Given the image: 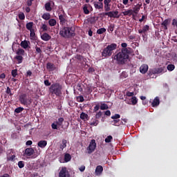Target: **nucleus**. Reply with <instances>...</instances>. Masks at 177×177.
Here are the masks:
<instances>
[{"mask_svg":"<svg viewBox=\"0 0 177 177\" xmlns=\"http://www.w3.org/2000/svg\"><path fill=\"white\" fill-rule=\"evenodd\" d=\"M15 158H16V156L12 155L11 156H8L7 160L8 161H15Z\"/></svg>","mask_w":177,"mask_h":177,"instance_id":"nucleus-50","label":"nucleus"},{"mask_svg":"<svg viewBox=\"0 0 177 177\" xmlns=\"http://www.w3.org/2000/svg\"><path fill=\"white\" fill-rule=\"evenodd\" d=\"M163 73H167V69L164 67L160 68H155L152 69H149L148 75L149 78H156V74H162Z\"/></svg>","mask_w":177,"mask_h":177,"instance_id":"nucleus-4","label":"nucleus"},{"mask_svg":"<svg viewBox=\"0 0 177 177\" xmlns=\"http://www.w3.org/2000/svg\"><path fill=\"white\" fill-rule=\"evenodd\" d=\"M34 26V22H29L26 24V28L27 30H28L29 31H32V30H34L32 28Z\"/></svg>","mask_w":177,"mask_h":177,"instance_id":"nucleus-25","label":"nucleus"},{"mask_svg":"<svg viewBox=\"0 0 177 177\" xmlns=\"http://www.w3.org/2000/svg\"><path fill=\"white\" fill-rule=\"evenodd\" d=\"M64 161L65 162H68V161H71V155H70V153H66L64 155Z\"/></svg>","mask_w":177,"mask_h":177,"instance_id":"nucleus-28","label":"nucleus"},{"mask_svg":"<svg viewBox=\"0 0 177 177\" xmlns=\"http://www.w3.org/2000/svg\"><path fill=\"white\" fill-rule=\"evenodd\" d=\"M59 35L63 37V38H71V37L75 36V32L74 29L70 27H64L59 32Z\"/></svg>","mask_w":177,"mask_h":177,"instance_id":"nucleus-1","label":"nucleus"},{"mask_svg":"<svg viewBox=\"0 0 177 177\" xmlns=\"http://www.w3.org/2000/svg\"><path fill=\"white\" fill-rule=\"evenodd\" d=\"M148 70H149V66H147V64H142L140 67V72L141 73V74H146Z\"/></svg>","mask_w":177,"mask_h":177,"instance_id":"nucleus-13","label":"nucleus"},{"mask_svg":"<svg viewBox=\"0 0 177 177\" xmlns=\"http://www.w3.org/2000/svg\"><path fill=\"white\" fill-rule=\"evenodd\" d=\"M17 55H24V50L23 48H19L17 52Z\"/></svg>","mask_w":177,"mask_h":177,"instance_id":"nucleus-51","label":"nucleus"},{"mask_svg":"<svg viewBox=\"0 0 177 177\" xmlns=\"http://www.w3.org/2000/svg\"><path fill=\"white\" fill-rule=\"evenodd\" d=\"M7 95H10V96H12L13 94L12 93V91L10 90V88L7 87V89L6 91Z\"/></svg>","mask_w":177,"mask_h":177,"instance_id":"nucleus-55","label":"nucleus"},{"mask_svg":"<svg viewBox=\"0 0 177 177\" xmlns=\"http://www.w3.org/2000/svg\"><path fill=\"white\" fill-rule=\"evenodd\" d=\"M168 24H169V19H165V21H162V26L165 30H168Z\"/></svg>","mask_w":177,"mask_h":177,"instance_id":"nucleus-24","label":"nucleus"},{"mask_svg":"<svg viewBox=\"0 0 177 177\" xmlns=\"http://www.w3.org/2000/svg\"><path fill=\"white\" fill-rule=\"evenodd\" d=\"M34 153H35V151H34V149L27 148L25 149L24 154L26 156H27L28 157H31V156H32V154H34Z\"/></svg>","mask_w":177,"mask_h":177,"instance_id":"nucleus-12","label":"nucleus"},{"mask_svg":"<svg viewBox=\"0 0 177 177\" xmlns=\"http://www.w3.org/2000/svg\"><path fill=\"white\" fill-rule=\"evenodd\" d=\"M88 8H92V6L91 5H86L85 4L83 7V12L84 13V15H89V9H88Z\"/></svg>","mask_w":177,"mask_h":177,"instance_id":"nucleus-21","label":"nucleus"},{"mask_svg":"<svg viewBox=\"0 0 177 177\" xmlns=\"http://www.w3.org/2000/svg\"><path fill=\"white\" fill-rule=\"evenodd\" d=\"M105 16H109V17H113V19H118L120 15H118V11H109L105 12Z\"/></svg>","mask_w":177,"mask_h":177,"instance_id":"nucleus-9","label":"nucleus"},{"mask_svg":"<svg viewBox=\"0 0 177 177\" xmlns=\"http://www.w3.org/2000/svg\"><path fill=\"white\" fill-rule=\"evenodd\" d=\"M48 24L49 26H50V27H54V26H56V19H49Z\"/></svg>","mask_w":177,"mask_h":177,"instance_id":"nucleus-31","label":"nucleus"},{"mask_svg":"<svg viewBox=\"0 0 177 177\" xmlns=\"http://www.w3.org/2000/svg\"><path fill=\"white\" fill-rule=\"evenodd\" d=\"M111 2V0H104L105 12H110V10H111V8H110Z\"/></svg>","mask_w":177,"mask_h":177,"instance_id":"nucleus-10","label":"nucleus"},{"mask_svg":"<svg viewBox=\"0 0 177 177\" xmlns=\"http://www.w3.org/2000/svg\"><path fill=\"white\" fill-rule=\"evenodd\" d=\"M44 85H46V86H50V82H49V80H44Z\"/></svg>","mask_w":177,"mask_h":177,"instance_id":"nucleus-60","label":"nucleus"},{"mask_svg":"<svg viewBox=\"0 0 177 177\" xmlns=\"http://www.w3.org/2000/svg\"><path fill=\"white\" fill-rule=\"evenodd\" d=\"M15 59H17L18 64L23 63V57L21 55H18L15 57Z\"/></svg>","mask_w":177,"mask_h":177,"instance_id":"nucleus-36","label":"nucleus"},{"mask_svg":"<svg viewBox=\"0 0 177 177\" xmlns=\"http://www.w3.org/2000/svg\"><path fill=\"white\" fill-rule=\"evenodd\" d=\"M171 26H173V27H174V28H176V29H177V18L174 19L172 20Z\"/></svg>","mask_w":177,"mask_h":177,"instance_id":"nucleus-39","label":"nucleus"},{"mask_svg":"<svg viewBox=\"0 0 177 177\" xmlns=\"http://www.w3.org/2000/svg\"><path fill=\"white\" fill-rule=\"evenodd\" d=\"M122 52H123L124 53L129 56V54L132 53V48H122Z\"/></svg>","mask_w":177,"mask_h":177,"instance_id":"nucleus-23","label":"nucleus"},{"mask_svg":"<svg viewBox=\"0 0 177 177\" xmlns=\"http://www.w3.org/2000/svg\"><path fill=\"white\" fill-rule=\"evenodd\" d=\"M121 115L120 114H115L114 115L111 116L112 120H118L120 118Z\"/></svg>","mask_w":177,"mask_h":177,"instance_id":"nucleus-52","label":"nucleus"},{"mask_svg":"<svg viewBox=\"0 0 177 177\" xmlns=\"http://www.w3.org/2000/svg\"><path fill=\"white\" fill-rule=\"evenodd\" d=\"M19 18L20 20H24L26 19V15H24V13H21L19 15Z\"/></svg>","mask_w":177,"mask_h":177,"instance_id":"nucleus-54","label":"nucleus"},{"mask_svg":"<svg viewBox=\"0 0 177 177\" xmlns=\"http://www.w3.org/2000/svg\"><path fill=\"white\" fill-rule=\"evenodd\" d=\"M168 71H174L175 70V65L174 64H169L167 66Z\"/></svg>","mask_w":177,"mask_h":177,"instance_id":"nucleus-34","label":"nucleus"},{"mask_svg":"<svg viewBox=\"0 0 177 177\" xmlns=\"http://www.w3.org/2000/svg\"><path fill=\"white\" fill-rule=\"evenodd\" d=\"M49 91L52 95L60 96L62 95V86L59 84H53L50 86Z\"/></svg>","mask_w":177,"mask_h":177,"instance_id":"nucleus-5","label":"nucleus"},{"mask_svg":"<svg viewBox=\"0 0 177 177\" xmlns=\"http://www.w3.org/2000/svg\"><path fill=\"white\" fill-rule=\"evenodd\" d=\"M75 89H77V91H79V92H82L83 89H82V85H81V84H78L76 86H75Z\"/></svg>","mask_w":177,"mask_h":177,"instance_id":"nucleus-44","label":"nucleus"},{"mask_svg":"<svg viewBox=\"0 0 177 177\" xmlns=\"http://www.w3.org/2000/svg\"><path fill=\"white\" fill-rule=\"evenodd\" d=\"M30 39H34V38H35V32H34V29L32 30H30Z\"/></svg>","mask_w":177,"mask_h":177,"instance_id":"nucleus-42","label":"nucleus"},{"mask_svg":"<svg viewBox=\"0 0 177 177\" xmlns=\"http://www.w3.org/2000/svg\"><path fill=\"white\" fill-rule=\"evenodd\" d=\"M65 147H67V140H62V145L60 146V149L63 150V149H65Z\"/></svg>","mask_w":177,"mask_h":177,"instance_id":"nucleus-35","label":"nucleus"},{"mask_svg":"<svg viewBox=\"0 0 177 177\" xmlns=\"http://www.w3.org/2000/svg\"><path fill=\"white\" fill-rule=\"evenodd\" d=\"M23 110H24V108L19 107V108L15 109V113H17V114H19V113H21V111H23Z\"/></svg>","mask_w":177,"mask_h":177,"instance_id":"nucleus-48","label":"nucleus"},{"mask_svg":"<svg viewBox=\"0 0 177 177\" xmlns=\"http://www.w3.org/2000/svg\"><path fill=\"white\" fill-rule=\"evenodd\" d=\"M46 68L48 70V71H55V70H56V66L50 62H48L46 64Z\"/></svg>","mask_w":177,"mask_h":177,"instance_id":"nucleus-18","label":"nucleus"},{"mask_svg":"<svg viewBox=\"0 0 177 177\" xmlns=\"http://www.w3.org/2000/svg\"><path fill=\"white\" fill-rule=\"evenodd\" d=\"M109 109V106L106 104H102L100 106V109L101 110H107Z\"/></svg>","mask_w":177,"mask_h":177,"instance_id":"nucleus-47","label":"nucleus"},{"mask_svg":"<svg viewBox=\"0 0 177 177\" xmlns=\"http://www.w3.org/2000/svg\"><path fill=\"white\" fill-rule=\"evenodd\" d=\"M149 30H150V26L149 25H145L142 27V29L138 30V32L139 34H146Z\"/></svg>","mask_w":177,"mask_h":177,"instance_id":"nucleus-15","label":"nucleus"},{"mask_svg":"<svg viewBox=\"0 0 177 177\" xmlns=\"http://www.w3.org/2000/svg\"><path fill=\"white\" fill-rule=\"evenodd\" d=\"M102 111H99V112L96 114L95 118H101V117H102Z\"/></svg>","mask_w":177,"mask_h":177,"instance_id":"nucleus-62","label":"nucleus"},{"mask_svg":"<svg viewBox=\"0 0 177 177\" xmlns=\"http://www.w3.org/2000/svg\"><path fill=\"white\" fill-rule=\"evenodd\" d=\"M45 9L47 12H50L52 10V7H50V3L48 2L45 5Z\"/></svg>","mask_w":177,"mask_h":177,"instance_id":"nucleus-32","label":"nucleus"},{"mask_svg":"<svg viewBox=\"0 0 177 177\" xmlns=\"http://www.w3.org/2000/svg\"><path fill=\"white\" fill-rule=\"evenodd\" d=\"M19 102L21 104H24V106L28 107V106L32 103V100L31 98H27V95L22 94L19 96Z\"/></svg>","mask_w":177,"mask_h":177,"instance_id":"nucleus-6","label":"nucleus"},{"mask_svg":"<svg viewBox=\"0 0 177 177\" xmlns=\"http://www.w3.org/2000/svg\"><path fill=\"white\" fill-rule=\"evenodd\" d=\"M142 7V3H138L137 5L134 6L133 9L131 10L133 14L138 15L139 13V10H140V8Z\"/></svg>","mask_w":177,"mask_h":177,"instance_id":"nucleus-11","label":"nucleus"},{"mask_svg":"<svg viewBox=\"0 0 177 177\" xmlns=\"http://www.w3.org/2000/svg\"><path fill=\"white\" fill-rule=\"evenodd\" d=\"M126 95L127 96H129V97H131V96H133L134 93L133 92H127Z\"/></svg>","mask_w":177,"mask_h":177,"instance_id":"nucleus-64","label":"nucleus"},{"mask_svg":"<svg viewBox=\"0 0 177 177\" xmlns=\"http://www.w3.org/2000/svg\"><path fill=\"white\" fill-rule=\"evenodd\" d=\"M50 38H52V37L50 35H49V34H48L46 32H44L42 35H41V39L43 41H49L50 39Z\"/></svg>","mask_w":177,"mask_h":177,"instance_id":"nucleus-16","label":"nucleus"},{"mask_svg":"<svg viewBox=\"0 0 177 177\" xmlns=\"http://www.w3.org/2000/svg\"><path fill=\"white\" fill-rule=\"evenodd\" d=\"M46 145H48V142L46 140H41L37 143V146L41 147V149H44V147H46Z\"/></svg>","mask_w":177,"mask_h":177,"instance_id":"nucleus-19","label":"nucleus"},{"mask_svg":"<svg viewBox=\"0 0 177 177\" xmlns=\"http://www.w3.org/2000/svg\"><path fill=\"white\" fill-rule=\"evenodd\" d=\"M102 172H103V167L101 165L97 166L95 171L96 176H100V175H102Z\"/></svg>","mask_w":177,"mask_h":177,"instance_id":"nucleus-14","label":"nucleus"},{"mask_svg":"<svg viewBox=\"0 0 177 177\" xmlns=\"http://www.w3.org/2000/svg\"><path fill=\"white\" fill-rule=\"evenodd\" d=\"M57 123L56 124V123H53L52 124H51V127H52V129H57Z\"/></svg>","mask_w":177,"mask_h":177,"instance_id":"nucleus-61","label":"nucleus"},{"mask_svg":"<svg viewBox=\"0 0 177 177\" xmlns=\"http://www.w3.org/2000/svg\"><path fill=\"white\" fill-rule=\"evenodd\" d=\"M11 74L13 78H16V77L17 76V69L12 70Z\"/></svg>","mask_w":177,"mask_h":177,"instance_id":"nucleus-49","label":"nucleus"},{"mask_svg":"<svg viewBox=\"0 0 177 177\" xmlns=\"http://www.w3.org/2000/svg\"><path fill=\"white\" fill-rule=\"evenodd\" d=\"M113 59L114 60H117L118 64H125V62H128V59H129V55L121 51L116 54L114 56Z\"/></svg>","mask_w":177,"mask_h":177,"instance_id":"nucleus-3","label":"nucleus"},{"mask_svg":"<svg viewBox=\"0 0 177 177\" xmlns=\"http://www.w3.org/2000/svg\"><path fill=\"white\" fill-rule=\"evenodd\" d=\"M111 140H113V136H107V138H105L106 143H110V142H111Z\"/></svg>","mask_w":177,"mask_h":177,"instance_id":"nucleus-45","label":"nucleus"},{"mask_svg":"<svg viewBox=\"0 0 177 177\" xmlns=\"http://www.w3.org/2000/svg\"><path fill=\"white\" fill-rule=\"evenodd\" d=\"M80 118L81 120H86V118H88V114L85 113H82L80 114Z\"/></svg>","mask_w":177,"mask_h":177,"instance_id":"nucleus-38","label":"nucleus"},{"mask_svg":"<svg viewBox=\"0 0 177 177\" xmlns=\"http://www.w3.org/2000/svg\"><path fill=\"white\" fill-rule=\"evenodd\" d=\"M30 44V41H22L21 42V48H23L24 49H27V48H28V45Z\"/></svg>","mask_w":177,"mask_h":177,"instance_id":"nucleus-22","label":"nucleus"},{"mask_svg":"<svg viewBox=\"0 0 177 177\" xmlns=\"http://www.w3.org/2000/svg\"><path fill=\"white\" fill-rule=\"evenodd\" d=\"M63 121H64V119L63 118H59L58 121H57V124H58L59 127H61V125L63 124Z\"/></svg>","mask_w":177,"mask_h":177,"instance_id":"nucleus-41","label":"nucleus"},{"mask_svg":"<svg viewBox=\"0 0 177 177\" xmlns=\"http://www.w3.org/2000/svg\"><path fill=\"white\" fill-rule=\"evenodd\" d=\"M160 104V98L158 97H155L151 103L152 107H157Z\"/></svg>","mask_w":177,"mask_h":177,"instance_id":"nucleus-20","label":"nucleus"},{"mask_svg":"<svg viewBox=\"0 0 177 177\" xmlns=\"http://www.w3.org/2000/svg\"><path fill=\"white\" fill-rule=\"evenodd\" d=\"M42 19H44V20H50V14L49 12H46V13L43 14Z\"/></svg>","mask_w":177,"mask_h":177,"instance_id":"nucleus-30","label":"nucleus"},{"mask_svg":"<svg viewBox=\"0 0 177 177\" xmlns=\"http://www.w3.org/2000/svg\"><path fill=\"white\" fill-rule=\"evenodd\" d=\"M113 125H115L116 127H120L121 125V122H120V120L114 119L113 121H112Z\"/></svg>","mask_w":177,"mask_h":177,"instance_id":"nucleus-33","label":"nucleus"},{"mask_svg":"<svg viewBox=\"0 0 177 177\" xmlns=\"http://www.w3.org/2000/svg\"><path fill=\"white\" fill-rule=\"evenodd\" d=\"M99 109H100V105L98 104V105H96L95 107H94V109H93V111L96 112L99 110Z\"/></svg>","mask_w":177,"mask_h":177,"instance_id":"nucleus-63","label":"nucleus"},{"mask_svg":"<svg viewBox=\"0 0 177 177\" xmlns=\"http://www.w3.org/2000/svg\"><path fill=\"white\" fill-rule=\"evenodd\" d=\"M106 32V28H101L97 30V34L101 35Z\"/></svg>","mask_w":177,"mask_h":177,"instance_id":"nucleus-37","label":"nucleus"},{"mask_svg":"<svg viewBox=\"0 0 177 177\" xmlns=\"http://www.w3.org/2000/svg\"><path fill=\"white\" fill-rule=\"evenodd\" d=\"M32 2H34V0H28L26 1L27 6H31V5H32Z\"/></svg>","mask_w":177,"mask_h":177,"instance_id":"nucleus-59","label":"nucleus"},{"mask_svg":"<svg viewBox=\"0 0 177 177\" xmlns=\"http://www.w3.org/2000/svg\"><path fill=\"white\" fill-rule=\"evenodd\" d=\"M59 19L61 24H64V23H66V18H64V15H62V14L59 15Z\"/></svg>","mask_w":177,"mask_h":177,"instance_id":"nucleus-29","label":"nucleus"},{"mask_svg":"<svg viewBox=\"0 0 177 177\" xmlns=\"http://www.w3.org/2000/svg\"><path fill=\"white\" fill-rule=\"evenodd\" d=\"M76 99H77V102H79V103H82V102H84V96H82V95L77 96L76 97Z\"/></svg>","mask_w":177,"mask_h":177,"instance_id":"nucleus-43","label":"nucleus"},{"mask_svg":"<svg viewBox=\"0 0 177 177\" xmlns=\"http://www.w3.org/2000/svg\"><path fill=\"white\" fill-rule=\"evenodd\" d=\"M19 168H24V162L23 161L18 162Z\"/></svg>","mask_w":177,"mask_h":177,"instance_id":"nucleus-53","label":"nucleus"},{"mask_svg":"<svg viewBox=\"0 0 177 177\" xmlns=\"http://www.w3.org/2000/svg\"><path fill=\"white\" fill-rule=\"evenodd\" d=\"M94 8L98 10L103 9V2L94 1L93 2Z\"/></svg>","mask_w":177,"mask_h":177,"instance_id":"nucleus-17","label":"nucleus"},{"mask_svg":"<svg viewBox=\"0 0 177 177\" xmlns=\"http://www.w3.org/2000/svg\"><path fill=\"white\" fill-rule=\"evenodd\" d=\"M35 49H36V52L37 53H42V50L41 49V48L38 47V46H35Z\"/></svg>","mask_w":177,"mask_h":177,"instance_id":"nucleus-57","label":"nucleus"},{"mask_svg":"<svg viewBox=\"0 0 177 177\" xmlns=\"http://www.w3.org/2000/svg\"><path fill=\"white\" fill-rule=\"evenodd\" d=\"M41 29L43 31H48V26L45 24H42Z\"/></svg>","mask_w":177,"mask_h":177,"instance_id":"nucleus-56","label":"nucleus"},{"mask_svg":"<svg viewBox=\"0 0 177 177\" xmlns=\"http://www.w3.org/2000/svg\"><path fill=\"white\" fill-rule=\"evenodd\" d=\"M34 151L35 153H33V154H35V157H38V156L41 154V151L39 150V149H35Z\"/></svg>","mask_w":177,"mask_h":177,"instance_id":"nucleus-46","label":"nucleus"},{"mask_svg":"<svg viewBox=\"0 0 177 177\" xmlns=\"http://www.w3.org/2000/svg\"><path fill=\"white\" fill-rule=\"evenodd\" d=\"M98 124H99V120L96 119H92L91 122H90V125H91V127H97Z\"/></svg>","mask_w":177,"mask_h":177,"instance_id":"nucleus-26","label":"nucleus"},{"mask_svg":"<svg viewBox=\"0 0 177 177\" xmlns=\"http://www.w3.org/2000/svg\"><path fill=\"white\" fill-rule=\"evenodd\" d=\"M124 16H133L132 10H128L122 12Z\"/></svg>","mask_w":177,"mask_h":177,"instance_id":"nucleus-27","label":"nucleus"},{"mask_svg":"<svg viewBox=\"0 0 177 177\" xmlns=\"http://www.w3.org/2000/svg\"><path fill=\"white\" fill-rule=\"evenodd\" d=\"M122 121H123V122H120V124H122V125H125V124H127V122H128V119L122 118Z\"/></svg>","mask_w":177,"mask_h":177,"instance_id":"nucleus-58","label":"nucleus"},{"mask_svg":"<svg viewBox=\"0 0 177 177\" xmlns=\"http://www.w3.org/2000/svg\"><path fill=\"white\" fill-rule=\"evenodd\" d=\"M131 103L133 106L138 103V98L136 97H131Z\"/></svg>","mask_w":177,"mask_h":177,"instance_id":"nucleus-40","label":"nucleus"},{"mask_svg":"<svg viewBox=\"0 0 177 177\" xmlns=\"http://www.w3.org/2000/svg\"><path fill=\"white\" fill-rule=\"evenodd\" d=\"M88 154H92L95 150H96V140H91L88 147L86 148Z\"/></svg>","mask_w":177,"mask_h":177,"instance_id":"nucleus-7","label":"nucleus"},{"mask_svg":"<svg viewBox=\"0 0 177 177\" xmlns=\"http://www.w3.org/2000/svg\"><path fill=\"white\" fill-rule=\"evenodd\" d=\"M117 49V44L113 43L108 45L106 48H104L102 56L103 57H107V56H111L113 55V50Z\"/></svg>","mask_w":177,"mask_h":177,"instance_id":"nucleus-2","label":"nucleus"},{"mask_svg":"<svg viewBox=\"0 0 177 177\" xmlns=\"http://www.w3.org/2000/svg\"><path fill=\"white\" fill-rule=\"evenodd\" d=\"M59 177H70V173L67 170V167H62L59 173Z\"/></svg>","mask_w":177,"mask_h":177,"instance_id":"nucleus-8","label":"nucleus"}]
</instances>
